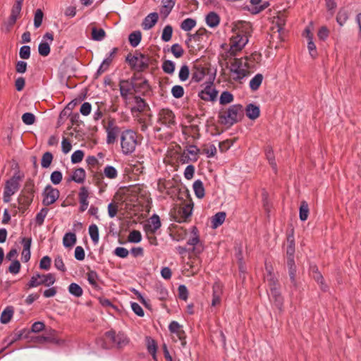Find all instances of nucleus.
<instances>
[{"instance_id":"60","label":"nucleus","mask_w":361,"mask_h":361,"mask_svg":"<svg viewBox=\"0 0 361 361\" xmlns=\"http://www.w3.org/2000/svg\"><path fill=\"white\" fill-rule=\"evenodd\" d=\"M171 94L176 99L181 98L184 94V89L181 85H174L171 89Z\"/></svg>"},{"instance_id":"56","label":"nucleus","mask_w":361,"mask_h":361,"mask_svg":"<svg viewBox=\"0 0 361 361\" xmlns=\"http://www.w3.org/2000/svg\"><path fill=\"white\" fill-rule=\"evenodd\" d=\"M348 18V12L344 9H341L336 16V21L341 25H343Z\"/></svg>"},{"instance_id":"63","label":"nucleus","mask_w":361,"mask_h":361,"mask_svg":"<svg viewBox=\"0 0 361 361\" xmlns=\"http://www.w3.org/2000/svg\"><path fill=\"white\" fill-rule=\"evenodd\" d=\"M51 259L49 256L43 257L39 262V268L43 270H49L51 267Z\"/></svg>"},{"instance_id":"4","label":"nucleus","mask_w":361,"mask_h":361,"mask_svg":"<svg viewBox=\"0 0 361 361\" xmlns=\"http://www.w3.org/2000/svg\"><path fill=\"white\" fill-rule=\"evenodd\" d=\"M22 178L23 176L18 173H16L10 179L6 180L3 195L4 202H9L11 197L18 190Z\"/></svg>"},{"instance_id":"52","label":"nucleus","mask_w":361,"mask_h":361,"mask_svg":"<svg viewBox=\"0 0 361 361\" xmlns=\"http://www.w3.org/2000/svg\"><path fill=\"white\" fill-rule=\"evenodd\" d=\"M267 275L265 276V280L268 282L269 289L272 287H278L277 279L274 277L270 269L267 267Z\"/></svg>"},{"instance_id":"5","label":"nucleus","mask_w":361,"mask_h":361,"mask_svg":"<svg viewBox=\"0 0 361 361\" xmlns=\"http://www.w3.org/2000/svg\"><path fill=\"white\" fill-rule=\"evenodd\" d=\"M55 282L56 277L54 274H40L37 273L30 278L27 286L28 288H35L41 285L49 287Z\"/></svg>"},{"instance_id":"9","label":"nucleus","mask_w":361,"mask_h":361,"mask_svg":"<svg viewBox=\"0 0 361 361\" xmlns=\"http://www.w3.org/2000/svg\"><path fill=\"white\" fill-rule=\"evenodd\" d=\"M245 64L243 65L242 59H234L230 66V71L235 75L233 77L235 80H240L244 78L247 75V70L245 68Z\"/></svg>"},{"instance_id":"46","label":"nucleus","mask_w":361,"mask_h":361,"mask_svg":"<svg viewBox=\"0 0 361 361\" xmlns=\"http://www.w3.org/2000/svg\"><path fill=\"white\" fill-rule=\"evenodd\" d=\"M196 25L195 19L188 18L185 19L180 24V28L184 31H190Z\"/></svg>"},{"instance_id":"43","label":"nucleus","mask_w":361,"mask_h":361,"mask_svg":"<svg viewBox=\"0 0 361 361\" xmlns=\"http://www.w3.org/2000/svg\"><path fill=\"white\" fill-rule=\"evenodd\" d=\"M307 37H308V43H307V49L309 51V53L312 58L314 59L317 56V51L316 45L314 44V42L312 41V37L310 35V32L307 30Z\"/></svg>"},{"instance_id":"21","label":"nucleus","mask_w":361,"mask_h":361,"mask_svg":"<svg viewBox=\"0 0 361 361\" xmlns=\"http://www.w3.org/2000/svg\"><path fill=\"white\" fill-rule=\"evenodd\" d=\"M212 305L216 306L221 302V298L223 293V285L220 282H215L212 287Z\"/></svg>"},{"instance_id":"28","label":"nucleus","mask_w":361,"mask_h":361,"mask_svg":"<svg viewBox=\"0 0 361 361\" xmlns=\"http://www.w3.org/2000/svg\"><path fill=\"white\" fill-rule=\"evenodd\" d=\"M193 190L195 192V196L199 198L202 199L205 195V190L203 185V183L200 180H196L192 185Z\"/></svg>"},{"instance_id":"34","label":"nucleus","mask_w":361,"mask_h":361,"mask_svg":"<svg viewBox=\"0 0 361 361\" xmlns=\"http://www.w3.org/2000/svg\"><path fill=\"white\" fill-rule=\"evenodd\" d=\"M134 100L136 104V106L132 108L131 111L137 112L144 111L146 106H147L145 99L140 97V96H135Z\"/></svg>"},{"instance_id":"40","label":"nucleus","mask_w":361,"mask_h":361,"mask_svg":"<svg viewBox=\"0 0 361 361\" xmlns=\"http://www.w3.org/2000/svg\"><path fill=\"white\" fill-rule=\"evenodd\" d=\"M106 37V32L102 28H97L93 27L92 28V39L94 41H102Z\"/></svg>"},{"instance_id":"25","label":"nucleus","mask_w":361,"mask_h":361,"mask_svg":"<svg viewBox=\"0 0 361 361\" xmlns=\"http://www.w3.org/2000/svg\"><path fill=\"white\" fill-rule=\"evenodd\" d=\"M246 116L251 120H255L259 116V107L253 104H249L245 109Z\"/></svg>"},{"instance_id":"14","label":"nucleus","mask_w":361,"mask_h":361,"mask_svg":"<svg viewBox=\"0 0 361 361\" xmlns=\"http://www.w3.org/2000/svg\"><path fill=\"white\" fill-rule=\"evenodd\" d=\"M248 42L247 34L243 31L235 33L231 39V47L235 50H241Z\"/></svg>"},{"instance_id":"44","label":"nucleus","mask_w":361,"mask_h":361,"mask_svg":"<svg viewBox=\"0 0 361 361\" xmlns=\"http://www.w3.org/2000/svg\"><path fill=\"white\" fill-rule=\"evenodd\" d=\"M190 73L191 74V69L190 70L189 67L187 65H183L180 67L178 73L179 80L181 82L186 81L189 78Z\"/></svg>"},{"instance_id":"30","label":"nucleus","mask_w":361,"mask_h":361,"mask_svg":"<svg viewBox=\"0 0 361 361\" xmlns=\"http://www.w3.org/2000/svg\"><path fill=\"white\" fill-rule=\"evenodd\" d=\"M87 281L96 290H99L101 288L97 283L99 276L95 271H90L87 274Z\"/></svg>"},{"instance_id":"2","label":"nucleus","mask_w":361,"mask_h":361,"mask_svg":"<svg viewBox=\"0 0 361 361\" xmlns=\"http://www.w3.org/2000/svg\"><path fill=\"white\" fill-rule=\"evenodd\" d=\"M137 136L135 131L126 130L121 135V147L122 153L129 155L133 153L137 145Z\"/></svg>"},{"instance_id":"58","label":"nucleus","mask_w":361,"mask_h":361,"mask_svg":"<svg viewBox=\"0 0 361 361\" xmlns=\"http://www.w3.org/2000/svg\"><path fill=\"white\" fill-rule=\"evenodd\" d=\"M171 51L176 58H180L184 54V50L179 44H173L171 47Z\"/></svg>"},{"instance_id":"42","label":"nucleus","mask_w":361,"mask_h":361,"mask_svg":"<svg viewBox=\"0 0 361 361\" xmlns=\"http://www.w3.org/2000/svg\"><path fill=\"white\" fill-rule=\"evenodd\" d=\"M89 234L94 244H97L99 234L98 227L96 224H92L89 226Z\"/></svg>"},{"instance_id":"12","label":"nucleus","mask_w":361,"mask_h":361,"mask_svg":"<svg viewBox=\"0 0 361 361\" xmlns=\"http://www.w3.org/2000/svg\"><path fill=\"white\" fill-rule=\"evenodd\" d=\"M207 74V68L201 63H195L191 68L190 82H200Z\"/></svg>"},{"instance_id":"53","label":"nucleus","mask_w":361,"mask_h":361,"mask_svg":"<svg viewBox=\"0 0 361 361\" xmlns=\"http://www.w3.org/2000/svg\"><path fill=\"white\" fill-rule=\"evenodd\" d=\"M49 209L47 208H42L35 216V222L38 226H42L44 221V219L47 215Z\"/></svg>"},{"instance_id":"57","label":"nucleus","mask_w":361,"mask_h":361,"mask_svg":"<svg viewBox=\"0 0 361 361\" xmlns=\"http://www.w3.org/2000/svg\"><path fill=\"white\" fill-rule=\"evenodd\" d=\"M44 13L41 9L36 10L34 16V26L38 28L42 23Z\"/></svg>"},{"instance_id":"17","label":"nucleus","mask_w":361,"mask_h":361,"mask_svg":"<svg viewBox=\"0 0 361 361\" xmlns=\"http://www.w3.org/2000/svg\"><path fill=\"white\" fill-rule=\"evenodd\" d=\"M269 294V299L274 305L280 310H282L283 299L278 287H272Z\"/></svg>"},{"instance_id":"61","label":"nucleus","mask_w":361,"mask_h":361,"mask_svg":"<svg viewBox=\"0 0 361 361\" xmlns=\"http://www.w3.org/2000/svg\"><path fill=\"white\" fill-rule=\"evenodd\" d=\"M22 121L26 125H32L35 122V116L32 113H25L22 116Z\"/></svg>"},{"instance_id":"41","label":"nucleus","mask_w":361,"mask_h":361,"mask_svg":"<svg viewBox=\"0 0 361 361\" xmlns=\"http://www.w3.org/2000/svg\"><path fill=\"white\" fill-rule=\"evenodd\" d=\"M68 292L72 295L79 298L82 295V288L76 283H71L68 286Z\"/></svg>"},{"instance_id":"49","label":"nucleus","mask_w":361,"mask_h":361,"mask_svg":"<svg viewBox=\"0 0 361 361\" xmlns=\"http://www.w3.org/2000/svg\"><path fill=\"white\" fill-rule=\"evenodd\" d=\"M274 22L277 26V31L279 32H283L286 22V17L283 14L279 15L275 18Z\"/></svg>"},{"instance_id":"7","label":"nucleus","mask_w":361,"mask_h":361,"mask_svg":"<svg viewBox=\"0 0 361 361\" xmlns=\"http://www.w3.org/2000/svg\"><path fill=\"white\" fill-rule=\"evenodd\" d=\"M106 339L109 340L117 348H123L129 343V339L123 333L116 334L115 331L111 330L105 333Z\"/></svg>"},{"instance_id":"62","label":"nucleus","mask_w":361,"mask_h":361,"mask_svg":"<svg viewBox=\"0 0 361 361\" xmlns=\"http://www.w3.org/2000/svg\"><path fill=\"white\" fill-rule=\"evenodd\" d=\"M62 173L59 171H54L51 173L50 180L54 185L59 184L62 180Z\"/></svg>"},{"instance_id":"35","label":"nucleus","mask_w":361,"mask_h":361,"mask_svg":"<svg viewBox=\"0 0 361 361\" xmlns=\"http://www.w3.org/2000/svg\"><path fill=\"white\" fill-rule=\"evenodd\" d=\"M265 154L266 157L271 165V168L276 171L277 165L275 161V157L274 154V151L272 148L269 146L267 147L265 149Z\"/></svg>"},{"instance_id":"47","label":"nucleus","mask_w":361,"mask_h":361,"mask_svg":"<svg viewBox=\"0 0 361 361\" xmlns=\"http://www.w3.org/2000/svg\"><path fill=\"white\" fill-rule=\"evenodd\" d=\"M53 160V155L50 152L44 153L41 159V166L42 168L47 169L50 166Z\"/></svg>"},{"instance_id":"15","label":"nucleus","mask_w":361,"mask_h":361,"mask_svg":"<svg viewBox=\"0 0 361 361\" xmlns=\"http://www.w3.org/2000/svg\"><path fill=\"white\" fill-rule=\"evenodd\" d=\"M212 84L213 82L209 81L207 83L204 90L199 92L198 95L202 100L214 102L216 99L218 91L212 87Z\"/></svg>"},{"instance_id":"50","label":"nucleus","mask_w":361,"mask_h":361,"mask_svg":"<svg viewBox=\"0 0 361 361\" xmlns=\"http://www.w3.org/2000/svg\"><path fill=\"white\" fill-rule=\"evenodd\" d=\"M173 34V27L170 25H167L164 27L162 35H161V39L167 42L171 40V37Z\"/></svg>"},{"instance_id":"45","label":"nucleus","mask_w":361,"mask_h":361,"mask_svg":"<svg viewBox=\"0 0 361 361\" xmlns=\"http://www.w3.org/2000/svg\"><path fill=\"white\" fill-rule=\"evenodd\" d=\"M161 68L165 73L172 75L175 71V63L171 60H165Z\"/></svg>"},{"instance_id":"3","label":"nucleus","mask_w":361,"mask_h":361,"mask_svg":"<svg viewBox=\"0 0 361 361\" xmlns=\"http://www.w3.org/2000/svg\"><path fill=\"white\" fill-rule=\"evenodd\" d=\"M130 68L137 72H142L149 66V58L140 52H135L134 55L128 54L126 58Z\"/></svg>"},{"instance_id":"18","label":"nucleus","mask_w":361,"mask_h":361,"mask_svg":"<svg viewBox=\"0 0 361 361\" xmlns=\"http://www.w3.org/2000/svg\"><path fill=\"white\" fill-rule=\"evenodd\" d=\"M78 197H79V202H80V207L79 210L80 212H85L88 207L89 202V191L88 189L82 186L80 188V191L78 193Z\"/></svg>"},{"instance_id":"20","label":"nucleus","mask_w":361,"mask_h":361,"mask_svg":"<svg viewBox=\"0 0 361 361\" xmlns=\"http://www.w3.org/2000/svg\"><path fill=\"white\" fill-rule=\"evenodd\" d=\"M21 243L23 246V250L22 251V260L24 262H27L31 256L30 253V247L32 244V238H22Z\"/></svg>"},{"instance_id":"39","label":"nucleus","mask_w":361,"mask_h":361,"mask_svg":"<svg viewBox=\"0 0 361 361\" xmlns=\"http://www.w3.org/2000/svg\"><path fill=\"white\" fill-rule=\"evenodd\" d=\"M154 291L157 297L160 300H165L169 296V292L167 289L162 285L156 286Z\"/></svg>"},{"instance_id":"16","label":"nucleus","mask_w":361,"mask_h":361,"mask_svg":"<svg viewBox=\"0 0 361 361\" xmlns=\"http://www.w3.org/2000/svg\"><path fill=\"white\" fill-rule=\"evenodd\" d=\"M106 131V143L109 145L114 144L116 142V137L120 132V128L115 124L114 119H110L108 121Z\"/></svg>"},{"instance_id":"19","label":"nucleus","mask_w":361,"mask_h":361,"mask_svg":"<svg viewBox=\"0 0 361 361\" xmlns=\"http://www.w3.org/2000/svg\"><path fill=\"white\" fill-rule=\"evenodd\" d=\"M29 333V331L26 329H23L22 330H20L16 333H14L13 335L11 336V338H8L4 340V343H6V346L0 350V353H1L6 348L13 344L14 342L23 338H27V334Z\"/></svg>"},{"instance_id":"8","label":"nucleus","mask_w":361,"mask_h":361,"mask_svg":"<svg viewBox=\"0 0 361 361\" xmlns=\"http://www.w3.org/2000/svg\"><path fill=\"white\" fill-rule=\"evenodd\" d=\"M187 245L192 246L189 249L195 255L201 253L204 250V246L199 236V231L196 226H193L191 230V236L187 240Z\"/></svg>"},{"instance_id":"33","label":"nucleus","mask_w":361,"mask_h":361,"mask_svg":"<svg viewBox=\"0 0 361 361\" xmlns=\"http://www.w3.org/2000/svg\"><path fill=\"white\" fill-rule=\"evenodd\" d=\"M142 39V33L140 31H134L129 35L128 39L130 44L133 47H136L140 44Z\"/></svg>"},{"instance_id":"6","label":"nucleus","mask_w":361,"mask_h":361,"mask_svg":"<svg viewBox=\"0 0 361 361\" xmlns=\"http://www.w3.org/2000/svg\"><path fill=\"white\" fill-rule=\"evenodd\" d=\"M193 209V203L189 202L182 207H178L171 211V216L172 219L178 223L187 222L191 216Z\"/></svg>"},{"instance_id":"22","label":"nucleus","mask_w":361,"mask_h":361,"mask_svg":"<svg viewBox=\"0 0 361 361\" xmlns=\"http://www.w3.org/2000/svg\"><path fill=\"white\" fill-rule=\"evenodd\" d=\"M22 10V7L19 6L14 5L13 6L11 11V15L6 22V25L8 26V30H9L10 27H13V25L16 23V20L20 16V12Z\"/></svg>"},{"instance_id":"29","label":"nucleus","mask_w":361,"mask_h":361,"mask_svg":"<svg viewBox=\"0 0 361 361\" xmlns=\"http://www.w3.org/2000/svg\"><path fill=\"white\" fill-rule=\"evenodd\" d=\"M76 235L74 233H66L63 238V245L66 247H71L76 243Z\"/></svg>"},{"instance_id":"64","label":"nucleus","mask_w":361,"mask_h":361,"mask_svg":"<svg viewBox=\"0 0 361 361\" xmlns=\"http://www.w3.org/2000/svg\"><path fill=\"white\" fill-rule=\"evenodd\" d=\"M203 152L208 158L213 157L216 154V147L214 144H210L203 149Z\"/></svg>"},{"instance_id":"32","label":"nucleus","mask_w":361,"mask_h":361,"mask_svg":"<svg viewBox=\"0 0 361 361\" xmlns=\"http://www.w3.org/2000/svg\"><path fill=\"white\" fill-rule=\"evenodd\" d=\"M263 80V75L261 73L255 75L250 81V88L252 91H256L260 87Z\"/></svg>"},{"instance_id":"37","label":"nucleus","mask_w":361,"mask_h":361,"mask_svg":"<svg viewBox=\"0 0 361 361\" xmlns=\"http://www.w3.org/2000/svg\"><path fill=\"white\" fill-rule=\"evenodd\" d=\"M287 242L286 257H294L295 240L293 235H290L287 237Z\"/></svg>"},{"instance_id":"54","label":"nucleus","mask_w":361,"mask_h":361,"mask_svg":"<svg viewBox=\"0 0 361 361\" xmlns=\"http://www.w3.org/2000/svg\"><path fill=\"white\" fill-rule=\"evenodd\" d=\"M233 100V94L228 91H224L220 96L219 102L221 104H226L232 102Z\"/></svg>"},{"instance_id":"24","label":"nucleus","mask_w":361,"mask_h":361,"mask_svg":"<svg viewBox=\"0 0 361 361\" xmlns=\"http://www.w3.org/2000/svg\"><path fill=\"white\" fill-rule=\"evenodd\" d=\"M86 178V172L84 169H76L68 178V181H74L77 183H83Z\"/></svg>"},{"instance_id":"26","label":"nucleus","mask_w":361,"mask_h":361,"mask_svg":"<svg viewBox=\"0 0 361 361\" xmlns=\"http://www.w3.org/2000/svg\"><path fill=\"white\" fill-rule=\"evenodd\" d=\"M149 224L147 226H148V230L149 231H150L152 233H155L156 231L160 228L161 226V221H160V218L159 216L154 214H153L150 219H149Z\"/></svg>"},{"instance_id":"59","label":"nucleus","mask_w":361,"mask_h":361,"mask_svg":"<svg viewBox=\"0 0 361 361\" xmlns=\"http://www.w3.org/2000/svg\"><path fill=\"white\" fill-rule=\"evenodd\" d=\"M84 157V152L82 150L78 149L75 151L71 155V162L73 164H78L82 161Z\"/></svg>"},{"instance_id":"48","label":"nucleus","mask_w":361,"mask_h":361,"mask_svg":"<svg viewBox=\"0 0 361 361\" xmlns=\"http://www.w3.org/2000/svg\"><path fill=\"white\" fill-rule=\"evenodd\" d=\"M104 175L109 179H114L118 176V171L115 167L108 165L104 169Z\"/></svg>"},{"instance_id":"1","label":"nucleus","mask_w":361,"mask_h":361,"mask_svg":"<svg viewBox=\"0 0 361 361\" xmlns=\"http://www.w3.org/2000/svg\"><path fill=\"white\" fill-rule=\"evenodd\" d=\"M243 116V106L241 104H233L229 108L219 114L220 123L225 126H231L239 122Z\"/></svg>"},{"instance_id":"55","label":"nucleus","mask_w":361,"mask_h":361,"mask_svg":"<svg viewBox=\"0 0 361 361\" xmlns=\"http://www.w3.org/2000/svg\"><path fill=\"white\" fill-rule=\"evenodd\" d=\"M39 54L42 56H47L50 53V45L49 43L42 42L38 46Z\"/></svg>"},{"instance_id":"23","label":"nucleus","mask_w":361,"mask_h":361,"mask_svg":"<svg viewBox=\"0 0 361 361\" xmlns=\"http://www.w3.org/2000/svg\"><path fill=\"white\" fill-rule=\"evenodd\" d=\"M159 18L158 13L156 12L151 13L147 16L142 22V28L145 30H149L153 27L157 23Z\"/></svg>"},{"instance_id":"31","label":"nucleus","mask_w":361,"mask_h":361,"mask_svg":"<svg viewBox=\"0 0 361 361\" xmlns=\"http://www.w3.org/2000/svg\"><path fill=\"white\" fill-rule=\"evenodd\" d=\"M13 314V307L11 306L6 307V309L2 312L0 317V322L2 324H7L10 322Z\"/></svg>"},{"instance_id":"27","label":"nucleus","mask_w":361,"mask_h":361,"mask_svg":"<svg viewBox=\"0 0 361 361\" xmlns=\"http://www.w3.org/2000/svg\"><path fill=\"white\" fill-rule=\"evenodd\" d=\"M220 23L219 16L214 12H209L206 16V23L210 27H216Z\"/></svg>"},{"instance_id":"13","label":"nucleus","mask_w":361,"mask_h":361,"mask_svg":"<svg viewBox=\"0 0 361 361\" xmlns=\"http://www.w3.org/2000/svg\"><path fill=\"white\" fill-rule=\"evenodd\" d=\"M158 122L168 128L176 124L175 115L173 112L169 109H163L159 113Z\"/></svg>"},{"instance_id":"36","label":"nucleus","mask_w":361,"mask_h":361,"mask_svg":"<svg viewBox=\"0 0 361 361\" xmlns=\"http://www.w3.org/2000/svg\"><path fill=\"white\" fill-rule=\"evenodd\" d=\"M309 215V206L306 201H302L300 209H299V217L302 221H305L307 219Z\"/></svg>"},{"instance_id":"10","label":"nucleus","mask_w":361,"mask_h":361,"mask_svg":"<svg viewBox=\"0 0 361 361\" xmlns=\"http://www.w3.org/2000/svg\"><path fill=\"white\" fill-rule=\"evenodd\" d=\"M118 87L121 97L126 102L128 99L129 95L132 94L133 90L135 92L137 91V85L130 82V80L121 79Z\"/></svg>"},{"instance_id":"51","label":"nucleus","mask_w":361,"mask_h":361,"mask_svg":"<svg viewBox=\"0 0 361 361\" xmlns=\"http://www.w3.org/2000/svg\"><path fill=\"white\" fill-rule=\"evenodd\" d=\"M128 240L130 243H138L142 240V235L139 231H132L128 237Z\"/></svg>"},{"instance_id":"11","label":"nucleus","mask_w":361,"mask_h":361,"mask_svg":"<svg viewBox=\"0 0 361 361\" xmlns=\"http://www.w3.org/2000/svg\"><path fill=\"white\" fill-rule=\"evenodd\" d=\"M60 192L56 188H53L51 185H47L43 192L42 203L44 206H49L54 204L59 197Z\"/></svg>"},{"instance_id":"38","label":"nucleus","mask_w":361,"mask_h":361,"mask_svg":"<svg viewBox=\"0 0 361 361\" xmlns=\"http://www.w3.org/2000/svg\"><path fill=\"white\" fill-rule=\"evenodd\" d=\"M226 219V213L225 212H218L213 217L212 220V227L216 228L218 226H221L225 221Z\"/></svg>"}]
</instances>
